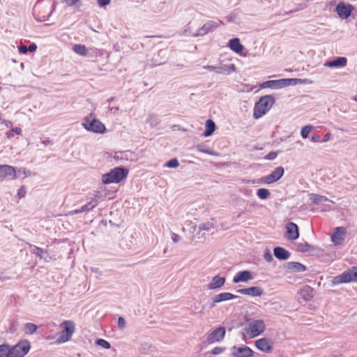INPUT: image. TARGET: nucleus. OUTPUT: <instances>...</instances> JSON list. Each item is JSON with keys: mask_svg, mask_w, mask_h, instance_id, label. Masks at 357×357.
<instances>
[{"mask_svg": "<svg viewBox=\"0 0 357 357\" xmlns=\"http://www.w3.org/2000/svg\"><path fill=\"white\" fill-rule=\"evenodd\" d=\"M55 8L53 0H38L33 9V15L38 22H45L49 19Z\"/></svg>", "mask_w": 357, "mask_h": 357, "instance_id": "obj_1", "label": "nucleus"}, {"mask_svg": "<svg viewBox=\"0 0 357 357\" xmlns=\"http://www.w3.org/2000/svg\"><path fill=\"white\" fill-rule=\"evenodd\" d=\"M312 82L308 79L299 78H287L276 80H268L260 84V88H271L273 89H279L288 86L297 85L300 84H310Z\"/></svg>", "mask_w": 357, "mask_h": 357, "instance_id": "obj_2", "label": "nucleus"}, {"mask_svg": "<svg viewBox=\"0 0 357 357\" xmlns=\"http://www.w3.org/2000/svg\"><path fill=\"white\" fill-rule=\"evenodd\" d=\"M275 98L271 95L264 96L260 98L254 107L253 117L258 119L268 112L275 102Z\"/></svg>", "mask_w": 357, "mask_h": 357, "instance_id": "obj_3", "label": "nucleus"}, {"mask_svg": "<svg viewBox=\"0 0 357 357\" xmlns=\"http://www.w3.org/2000/svg\"><path fill=\"white\" fill-rule=\"evenodd\" d=\"M128 174L127 169L121 167H115L102 175V181L104 184L118 183L126 178Z\"/></svg>", "mask_w": 357, "mask_h": 357, "instance_id": "obj_4", "label": "nucleus"}, {"mask_svg": "<svg viewBox=\"0 0 357 357\" xmlns=\"http://www.w3.org/2000/svg\"><path fill=\"white\" fill-rule=\"evenodd\" d=\"M245 320L248 323L245 331L250 337H257L264 332L266 325L263 320H251L248 317H245Z\"/></svg>", "mask_w": 357, "mask_h": 357, "instance_id": "obj_5", "label": "nucleus"}, {"mask_svg": "<svg viewBox=\"0 0 357 357\" xmlns=\"http://www.w3.org/2000/svg\"><path fill=\"white\" fill-rule=\"evenodd\" d=\"M82 125L87 131L95 133H103L106 130L105 125L97 119L92 118L91 114L84 119Z\"/></svg>", "mask_w": 357, "mask_h": 357, "instance_id": "obj_6", "label": "nucleus"}, {"mask_svg": "<svg viewBox=\"0 0 357 357\" xmlns=\"http://www.w3.org/2000/svg\"><path fill=\"white\" fill-rule=\"evenodd\" d=\"M61 326L63 327V331L56 341L58 344L69 341L75 331V325L72 321H64L61 324Z\"/></svg>", "mask_w": 357, "mask_h": 357, "instance_id": "obj_7", "label": "nucleus"}, {"mask_svg": "<svg viewBox=\"0 0 357 357\" xmlns=\"http://www.w3.org/2000/svg\"><path fill=\"white\" fill-rule=\"evenodd\" d=\"M31 348L30 342L26 340H20L15 345H10V357H24Z\"/></svg>", "mask_w": 357, "mask_h": 357, "instance_id": "obj_8", "label": "nucleus"}, {"mask_svg": "<svg viewBox=\"0 0 357 357\" xmlns=\"http://www.w3.org/2000/svg\"><path fill=\"white\" fill-rule=\"evenodd\" d=\"M357 281V267H352L347 271H345L333 279L334 284L350 282Z\"/></svg>", "mask_w": 357, "mask_h": 357, "instance_id": "obj_9", "label": "nucleus"}, {"mask_svg": "<svg viewBox=\"0 0 357 357\" xmlns=\"http://www.w3.org/2000/svg\"><path fill=\"white\" fill-rule=\"evenodd\" d=\"M354 10V6L344 1L339 2L335 7V12L340 19L345 20L349 17Z\"/></svg>", "mask_w": 357, "mask_h": 357, "instance_id": "obj_10", "label": "nucleus"}, {"mask_svg": "<svg viewBox=\"0 0 357 357\" xmlns=\"http://www.w3.org/2000/svg\"><path fill=\"white\" fill-rule=\"evenodd\" d=\"M203 68L209 71H214L216 73H223L226 75H229L236 70V66L233 63L229 65L220 63L219 66H215L208 65L203 66Z\"/></svg>", "mask_w": 357, "mask_h": 357, "instance_id": "obj_11", "label": "nucleus"}, {"mask_svg": "<svg viewBox=\"0 0 357 357\" xmlns=\"http://www.w3.org/2000/svg\"><path fill=\"white\" fill-rule=\"evenodd\" d=\"M284 172V169L282 166L278 167L270 174L263 176L261 181L266 184H271L280 180Z\"/></svg>", "mask_w": 357, "mask_h": 357, "instance_id": "obj_12", "label": "nucleus"}, {"mask_svg": "<svg viewBox=\"0 0 357 357\" xmlns=\"http://www.w3.org/2000/svg\"><path fill=\"white\" fill-rule=\"evenodd\" d=\"M231 356L233 357H252L254 351L248 346H234L231 348Z\"/></svg>", "mask_w": 357, "mask_h": 357, "instance_id": "obj_13", "label": "nucleus"}, {"mask_svg": "<svg viewBox=\"0 0 357 357\" xmlns=\"http://www.w3.org/2000/svg\"><path fill=\"white\" fill-rule=\"evenodd\" d=\"M225 335V328L223 326H220L211 332L208 335L206 340L209 344L216 342H220Z\"/></svg>", "mask_w": 357, "mask_h": 357, "instance_id": "obj_14", "label": "nucleus"}, {"mask_svg": "<svg viewBox=\"0 0 357 357\" xmlns=\"http://www.w3.org/2000/svg\"><path fill=\"white\" fill-rule=\"evenodd\" d=\"M17 177L15 169L10 165H0V178L14 180Z\"/></svg>", "mask_w": 357, "mask_h": 357, "instance_id": "obj_15", "label": "nucleus"}, {"mask_svg": "<svg viewBox=\"0 0 357 357\" xmlns=\"http://www.w3.org/2000/svg\"><path fill=\"white\" fill-rule=\"evenodd\" d=\"M236 291L241 294L253 297L261 296L264 294V289L259 286L239 289Z\"/></svg>", "mask_w": 357, "mask_h": 357, "instance_id": "obj_16", "label": "nucleus"}, {"mask_svg": "<svg viewBox=\"0 0 357 357\" xmlns=\"http://www.w3.org/2000/svg\"><path fill=\"white\" fill-rule=\"evenodd\" d=\"M255 346L261 351L268 353L273 349V342L268 338H261L255 341Z\"/></svg>", "mask_w": 357, "mask_h": 357, "instance_id": "obj_17", "label": "nucleus"}, {"mask_svg": "<svg viewBox=\"0 0 357 357\" xmlns=\"http://www.w3.org/2000/svg\"><path fill=\"white\" fill-rule=\"evenodd\" d=\"M286 238L289 240H296L299 237L298 227L294 222H289L286 225Z\"/></svg>", "mask_w": 357, "mask_h": 357, "instance_id": "obj_18", "label": "nucleus"}, {"mask_svg": "<svg viewBox=\"0 0 357 357\" xmlns=\"http://www.w3.org/2000/svg\"><path fill=\"white\" fill-rule=\"evenodd\" d=\"M218 27V24L214 21H208L205 23L193 35L194 36H202L207 34Z\"/></svg>", "mask_w": 357, "mask_h": 357, "instance_id": "obj_19", "label": "nucleus"}, {"mask_svg": "<svg viewBox=\"0 0 357 357\" xmlns=\"http://www.w3.org/2000/svg\"><path fill=\"white\" fill-rule=\"evenodd\" d=\"M346 229L344 227H336L334 233L331 236V241L335 245H341L344 241V235Z\"/></svg>", "mask_w": 357, "mask_h": 357, "instance_id": "obj_20", "label": "nucleus"}, {"mask_svg": "<svg viewBox=\"0 0 357 357\" xmlns=\"http://www.w3.org/2000/svg\"><path fill=\"white\" fill-rule=\"evenodd\" d=\"M238 296L236 295H234L229 292H222L219 294L215 295L213 298V302L211 303V307H215L216 303L222 302V301H227L229 300H232L234 298H236Z\"/></svg>", "mask_w": 357, "mask_h": 357, "instance_id": "obj_21", "label": "nucleus"}, {"mask_svg": "<svg viewBox=\"0 0 357 357\" xmlns=\"http://www.w3.org/2000/svg\"><path fill=\"white\" fill-rule=\"evenodd\" d=\"M253 279L252 273L249 271H242L238 272L233 278L234 283H238L240 282H248Z\"/></svg>", "mask_w": 357, "mask_h": 357, "instance_id": "obj_22", "label": "nucleus"}, {"mask_svg": "<svg viewBox=\"0 0 357 357\" xmlns=\"http://www.w3.org/2000/svg\"><path fill=\"white\" fill-rule=\"evenodd\" d=\"M98 201L91 200L87 202L86 204L81 206L79 208L71 211L69 213L70 215H75L80 213L87 212L94 208L96 206H98Z\"/></svg>", "mask_w": 357, "mask_h": 357, "instance_id": "obj_23", "label": "nucleus"}, {"mask_svg": "<svg viewBox=\"0 0 357 357\" xmlns=\"http://www.w3.org/2000/svg\"><path fill=\"white\" fill-rule=\"evenodd\" d=\"M347 59L346 57L339 56L333 61H327L324 66L329 68H341L346 66Z\"/></svg>", "mask_w": 357, "mask_h": 357, "instance_id": "obj_24", "label": "nucleus"}, {"mask_svg": "<svg viewBox=\"0 0 357 357\" xmlns=\"http://www.w3.org/2000/svg\"><path fill=\"white\" fill-rule=\"evenodd\" d=\"M225 282V278L219 275L214 276L211 281L208 284V289H215L221 287Z\"/></svg>", "mask_w": 357, "mask_h": 357, "instance_id": "obj_25", "label": "nucleus"}, {"mask_svg": "<svg viewBox=\"0 0 357 357\" xmlns=\"http://www.w3.org/2000/svg\"><path fill=\"white\" fill-rule=\"evenodd\" d=\"M275 257L280 260L288 259L291 255L290 252L282 247H275L273 249Z\"/></svg>", "mask_w": 357, "mask_h": 357, "instance_id": "obj_26", "label": "nucleus"}, {"mask_svg": "<svg viewBox=\"0 0 357 357\" xmlns=\"http://www.w3.org/2000/svg\"><path fill=\"white\" fill-rule=\"evenodd\" d=\"M228 46L232 51L237 54H241L243 50V46L241 44L240 40L238 38L230 39Z\"/></svg>", "mask_w": 357, "mask_h": 357, "instance_id": "obj_27", "label": "nucleus"}, {"mask_svg": "<svg viewBox=\"0 0 357 357\" xmlns=\"http://www.w3.org/2000/svg\"><path fill=\"white\" fill-rule=\"evenodd\" d=\"M288 270L295 273L304 272L306 271V267L299 262L290 261L287 264Z\"/></svg>", "mask_w": 357, "mask_h": 357, "instance_id": "obj_28", "label": "nucleus"}, {"mask_svg": "<svg viewBox=\"0 0 357 357\" xmlns=\"http://www.w3.org/2000/svg\"><path fill=\"white\" fill-rule=\"evenodd\" d=\"M313 292L312 288L309 286H305L300 290L299 294L304 301H307L313 298Z\"/></svg>", "mask_w": 357, "mask_h": 357, "instance_id": "obj_29", "label": "nucleus"}, {"mask_svg": "<svg viewBox=\"0 0 357 357\" xmlns=\"http://www.w3.org/2000/svg\"><path fill=\"white\" fill-rule=\"evenodd\" d=\"M38 329V326L33 323H26L22 326V331L26 335H32Z\"/></svg>", "mask_w": 357, "mask_h": 357, "instance_id": "obj_30", "label": "nucleus"}, {"mask_svg": "<svg viewBox=\"0 0 357 357\" xmlns=\"http://www.w3.org/2000/svg\"><path fill=\"white\" fill-rule=\"evenodd\" d=\"M215 129V123L211 120L208 119L206 122V130L204 132V137H209L211 136Z\"/></svg>", "mask_w": 357, "mask_h": 357, "instance_id": "obj_31", "label": "nucleus"}, {"mask_svg": "<svg viewBox=\"0 0 357 357\" xmlns=\"http://www.w3.org/2000/svg\"><path fill=\"white\" fill-rule=\"evenodd\" d=\"M310 199L314 204H319L328 201L326 197L314 193L310 194Z\"/></svg>", "mask_w": 357, "mask_h": 357, "instance_id": "obj_32", "label": "nucleus"}, {"mask_svg": "<svg viewBox=\"0 0 357 357\" xmlns=\"http://www.w3.org/2000/svg\"><path fill=\"white\" fill-rule=\"evenodd\" d=\"M73 50L80 56H86L88 54L87 48L85 45L81 44H75L73 45Z\"/></svg>", "mask_w": 357, "mask_h": 357, "instance_id": "obj_33", "label": "nucleus"}, {"mask_svg": "<svg viewBox=\"0 0 357 357\" xmlns=\"http://www.w3.org/2000/svg\"><path fill=\"white\" fill-rule=\"evenodd\" d=\"M29 247L31 248V252L33 254L40 257V259L45 258L44 255L47 254V252L45 251L43 248L33 245H30Z\"/></svg>", "mask_w": 357, "mask_h": 357, "instance_id": "obj_34", "label": "nucleus"}, {"mask_svg": "<svg viewBox=\"0 0 357 357\" xmlns=\"http://www.w3.org/2000/svg\"><path fill=\"white\" fill-rule=\"evenodd\" d=\"M10 345L3 344L0 345V357H10Z\"/></svg>", "mask_w": 357, "mask_h": 357, "instance_id": "obj_35", "label": "nucleus"}, {"mask_svg": "<svg viewBox=\"0 0 357 357\" xmlns=\"http://www.w3.org/2000/svg\"><path fill=\"white\" fill-rule=\"evenodd\" d=\"M257 195L261 199H266L270 197L271 192L266 188H259L257 191Z\"/></svg>", "mask_w": 357, "mask_h": 357, "instance_id": "obj_36", "label": "nucleus"}, {"mask_svg": "<svg viewBox=\"0 0 357 357\" xmlns=\"http://www.w3.org/2000/svg\"><path fill=\"white\" fill-rule=\"evenodd\" d=\"M312 129H313V126L311 125H307V126L303 127V128L301 129V137L303 139L307 138L310 132L312 130Z\"/></svg>", "mask_w": 357, "mask_h": 357, "instance_id": "obj_37", "label": "nucleus"}, {"mask_svg": "<svg viewBox=\"0 0 357 357\" xmlns=\"http://www.w3.org/2000/svg\"><path fill=\"white\" fill-rule=\"evenodd\" d=\"M214 228V225L211 222H207L199 225V231H209Z\"/></svg>", "mask_w": 357, "mask_h": 357, "instance_id": "obj_38", "label": "nucleus"}, {"mask_svg": "<svg viewBox=\"0 0 357 357\" xmlns=\"http://www.w3.org/2000/svg\"><path fill=\"white\" fill-rule=\"evenodd\" d=\"M178 166H179V162L176 158L169 160L164 165V167H169V168H176Z\"/></svg>", "mask_w": 357, "mask_h": 357, "instance_id": "obj_39", "label": "nucleus"}, {"mask_svg": "<svg viewBox=\"0 0 357 357\" xmlns=\"http://www.w3.org/2000/svg\"><path fill=\"white\" fill-rule=\"evenodd\" d=\"M310 245L307 243H298L296 245V250L298 252H305L308 251L310 250Z\"/></svg>", "mask_w": 357, "mask_h": 357, "instance_id": "obj_40", "label": "nucleus"}, {"mask_svg": "<svg viewBox=\"0 0 357 357\" xmlns=\"http://www.w3.org/2000/svg\"><path fill=\"white\" fill-rule=\"evenodd\" d=\"M96 344L107 349H109L111 347L109 342L103 339H97Z\"/></svg>", "mask_w": 357, "mask_h": 357, "instance_id": "obj_41", "label": "nucleus"}, {"mask_svg": "<svg viewBox=\"0 0 357 357\" xmlns=\"http://www.w3.org/2000/svg\"><path fill=\"white\" fill-rule=\"evenodd\" d=\"M21 129L19 128H13L10 130H9L6 135L8 136V137H12L14 136V134H17V135H20L21 134Z\"/></svg>", "mask_w": 357, "mask_h": 357, "instance_id": "obj_42", "label": "nucleus"}, {"mask_svg": "<svg viewBox=\"0 0 357 357\" xmlns=\"http://www.w3.org/2000/svg\"><path fill=\"white\" fill-rule=\"evenodd\" d=\"M197 149L199 152L207 153L209 155H213V153L208 149H206L204 145H197Z\"/></svg>", "mask_w": 357, "mask_h": 357, "instance_id": "obj_43", "label": "nucleus"}, {"mask_svg": "<svg viewBox=\"0 0 357 357\" xmlns=\"http://www.w3.org/2000/svg\"><path fill=\"white\" fill-rule=\"evenodd\" d=\"M126 321L123 317H119L118 319V327L120 330H123L126 327Z\"/></svg>", "mask_w": 357, "mask_h": 357, "instance_id": "obj_44", "label": "nucleus"}, {"mask_svg": "<svg viewBox=\"0 0 357 357\" xmlns=\"http://www.w3.org/2000/svg\"><path fill=\"white\" fill-rule=\"evenodd\" d=\"M225 350L224 347H216L211 350V354L213 355H218L222 353Z\"/></svg>", "mask_w": 357, "mask_h": 357, "instance_id": "obj_45", "label": "nucleus"}, {"mask_svg": "<svg viewBox=\"0 0 357 357\" xmlns=\"http://www.w3.org/2000/svg\"><path fill=\"white\" fill-rule=\"evenodd\" d=\"M278 156V153L275 151H271L268 153L266 156L265 159L268 160H273Z\"/></svg>", "mask_w": 357, "mask_h": 357, "instance_id": "obj_46", "label": "nucleus"}, {"mask_svg": "<svg viewBox=\"0 0 357 357\" xmlns=\"http://www.w3.org/2000/svg\"><path fill=\"white\" fill-rule=\"evenodd\" d=\"M264 259L268 261V262H271L273 258V256H272V254L271 253L270 251L267 250L264 255Z\"/></svg>", "mask_w": 357, "mask_h": 357, "instance_id": "obj_47", "label": "nucleus"}, {"mask_svg": "<svg viewBox=\"0 0 357 357\" xmlns=\"http://www.w3.org/2000/svg\"><path fill=\"white\" fill-rule=\"evenodd\" d=\"M26 195V190L24 186H22L18 190H17V196L20 199L23 198L25 197Z\"/></svg>", "mask_w": 357, "mask_h": 357, "instance_id": "obj_48", "label": "nucleus"}, {"mask_svg": "<svg viewBox=\"0 0 357 357\" xmlns=\"http://www.w3.org/2000/svg\"><path fill=\"white\" fill-rule=\"evenodd\" d=\"M100 7H104L109 4L111 0H97Z\"/></svg>", "mask_w": 357, "mask_h": 357, "instance_id": "obj_49", "label": "nucleus"}, {"mask_svg": "<svg viewBox=\"0 0 357 357\" xmlns=\"http://www.w3.org/2000/svg\"><path fill=\"white\" fill-rule=\"evenodd\" d=\"M172 240L174 243H178L181 240V236L175 233L172 234Z\"/></svg>", "mask_w": 357, "mask_h": 357, "instance_id": "obj_50", "label": "nucleus"}, {"mask_svg": "<svg viewBox=\"0 0 357 357\" xmlns=\"http://www.w3.org/2000/svg\"><path fill=\"white\" fill-rule=\"evenodd\" d=\"M310 139L312 142H321L320 136L317 134L312 135Z\"/></svg>", "mask_w": 357, "mask_h": 357, "instance_id": "obj_51", "label": "nucleus"}, {"mask_svg": "<svg viewBox=\"0 0 357 357\" xmlns=\"http://www.w3.org/2000/svg\"><path fill=\"white\" fill-rule=\"evenodd\" d=\"M19 52L21 54H25L28 52L27 47L25 45H20L18 47Z\"/></svg>", "mask_w": 357, "mask_h": 357, "instance_id": "obj_52", "label": "nucleus"}, {"mask_svg": "<svg viewBox=\"0 0 357 357\" xmlns=\"http://www.w3.org/2000/svg\"><path fill=\"white\" fill-rule=\"evenodd\" d=\"M36 48L37 46L35 43H31V45H29V47H27L28 51L31 52H35Z\"/></svg>", "mask_w": 357, "mask_h": 357, "instance_id": "obj_53", "label": "nucleus"}, {"mask_svg": "<svg viewBox=\"0 0 357 357\" xmlns=\"http://www.w3.org/2000/svg\"><path fill=\"white\" fill-rule=\"evenodd\" d=\"M331 137V133L330 132H327L324 137H323L322 139H321V142H328L329 140Z\"/></svg>", "mask_w": 357, "mask_h": 357, "instance_id": "obj_54", "label": "nucleus"}, {"mask_svg": "<svg viewBox=\"0 0 357 357\" xmlns=\"http://www.w3.org/2000/svg\"><path fill=\"white\" fill-rule=\"evenodd\" d=\"M79 0H63L68 6L75 5Z\"/></svg>", "mask_w": 357, "mask_h": 357, "instance_id": "obj_55", "label": "nucleus"}, {"mask_svg": "<svg viewBox=\"0 0 357 357\" xmlns=\"http://www.w3.org/2000/svg\"><path fill=\"white\" fill-rule=\"evenodd\" d=\"M108 109L111 113L116 114L119 111V107H109Z\"/></svg>", "mask_w": 357, "mask_h": 357, "instance_id": "obj_56", "label": "nucleus"}, {"mask_svg": "<svg viewBox=\"0 0 357 357\" xmlns=\"http://www.w3.org/2000/svg\"><path fill=\"white\" fill-rule=\"evenodd\" d=\"M100 192L98 191H96L93 195V199L92 200L93 201H98V199L100 198Z\"/></svg>", "mask_w": 357, "mask_h": 357, "instance_id": "obj_57", "label": "nucleus"}, {"mask_svg": "<svg viewBox=\"0 0 357 357\" xmlns=\"http://www.w3.org/2000/svg\"><path fill=\"white\" fill-rule=\"evenodd\" d=\"M121 155H124L126 157H127L128 155H130L132 154L131 151H127L124 153H121ZM121 158H123V155H121Z\"/></svg>", "mask_w": 357, "mask_h": 357, "instance_id": "obj_58", "label": "nucleus"}, {"mask_svg": "<svg viewBox=\"0 0 357 357\" xmlns=\"http://www.w3.org/2000/svg\"><path fill=\"white\" fill-rule=\"evenodd\" d=\"M301 9V8H298L295 9L294 10H290V11H289V12L286 13V14H290V13H294V12L298 11V10H300Z\"/></svg>", "mask_w": 357, "mask_h": 357, "instance_id": "obj_59", "label": "nucleus"}, {"mask_svg": "<svg viewBox=\"0 0 357 357\" xmlns=\"http://www.w3.org/2000/svg\"><path fill=\"white\" fill-rule=\"evenodd\" d=\"M0 121H1V123H3V121H4V119H3V115H2L1 114H0Z\"/></svg>", "mask_w": 357, "mask_h": 357, "instance_id": "obj_60", "label": "nucleus"}, {"mask_svg": "<svg viewBox=\"0 0 357 357\" xmlns=\"http://www.w3.org/2000/svg\"><path fill=\"white\" fill-rule=\"evenodd\" d=\"M114 98H109V99L108 100V102H112V101L114 100Z\"/></svg>", "mask_w": 357, "mask_h": 357, "instance_id": "obj_61", "label": "nucleus"}, {"mask_svg": "<svg viewBox=\"0 0 357 357\" xmlns=\"http://www.w3.org/2000/svg\"><path fill=\"white\" fill-rule=\"evenodd\" d=\"M92 271L94 272H98V268H93Z\"/></svg>", "mask_w": 357, "mask_h": 357, "instance_id": "obj_62", "label": "nucleus"}, {"mask_svg": "<svg viewBox=\"0 0 357 357\" xmlns=\"http://www.w3.org/2000/svg\"><path fill=\"white\" fill-rule=\"evenodd\" d=\"M1 280H9V278H0Z\"/></svg>", "mask_w": 357, "mask_h": 357, "instance_id": "obj_63", "label": "nucleus"}, {"mask_svg": "<svg viewBox=\"0 0 357 357\" xmlns=\"http://www.w3.org/2000/svg\"><path fill=\"white\" fill-rule=\"evenodd\" d=\"M354 100L357 102V95L355 96Z\"/></svg>", "mask_w": 357, "mask_h": 357, "instance_id": "obj_64", "label": "nucleus"}]
</instances>
